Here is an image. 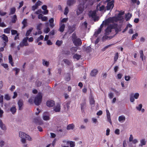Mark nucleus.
Returning a JSON list of instances; mask_svg holds the SVG:
<instances>
[{"mask_svg": "<svg viewBox=\"0 0 147 147\" xmlns=\"http://www.w3.org/2000/svg\"><path fill=\"white\" fill-rule=\"evenodd\" d=\"M121 17L120 16H119L118 15L117 17H110L105 21H103V23L100 25V27L98 28L97 31L95 32L94 36H96L98 34L101 32V29L103 28L104 25H108L110 23H113L115 22H116L118 20H119L117 19L118 18H120Z\"/></svg>", "mask_w": 147, "mask_h": 147, "instance_id": "obj_1", "label": "nucleus"}, {"mask_svg": "<svg viewBox=\"0 0 147 147\" xmlns=\"http://www.w3.org/2000/svg\"><path fill=\"white\" fill-rule=\"evenodd\" d=\"M115 30L116 33L121 31L119 26L117 24H113L109 26L105 30V33L106 35H108L113 33Z\"/></svg>", "mask_w": 147, "mask_h": 147, "instance_id": "obj_2", "label": "nucleus"}, {"mask_svg": "<svg viewBox=\"0 0 147 147\" xmlns=\"http://www.w3.org/2000/svg\"><path fill=\"white\" fill-rule=\"evenodd\" d=\"M72 40L76 46L80 45L82 44L81 40L79 38H77L74 33H73L72 35Z\"/></svg>", "mask_w": 147, "mask_h": 147, "instance_id": "obj_3", "label": "nucleus"}, {"mask_svg": "<svg viewBox=\"0 0 147 147\" xmlns=\"http://www.w3.org/2000/svg\"><path fill=\"white\" fill-rule=\"evenodd\" d=\"M42 98V94L40 92L38 93L35 96L34 99V103L36 105H39L41 102Z\"/></svg>", "mask_w": 147, "mask_h": 147, "instance_id": "obj_4", "label": "nucleus"}, {"mask_svg": "<svg viewBox=\"0 0 147 147\" xmlns=\"http://www.w3.org/2000/svg\"><path fill=\"white\" fill-rule=\"evenodd\" d=\"M26 134L20 131L19 132V136L21 138V141L23 144H25L26 142L25 138Z\"/></svg>", "mask_w": 147, "mask_h": 147, "instance_id": "obj_5", "label": "nucleus"}, {"mask_svg": "<svg viewBox=\"0 0 147 147\" xmlns=\"http://www.w3.org/2000/svg\"><path fill=\"white\" fill-rule=\"evenodd\" d=\"M84 11V5L80 4L78 7L76 11V13L78 15H80Z\"/></svg>", "mask_w": 147, "mask_h": 147, "instance_id": "obj_6", "label": "nucleus"}, {"mask_svg": "<svg viewBox=\"0 0 147 147\" xmlns=\"http://www.w3.org/2000/svg\"><path fill=\"white\" fill-rule=\"evenodd\" d=\"M89 16L90 17H91L94 21L98 20V18L96 15V12L95 11H90L89 13Z\"/></svg>", "mask_w": 147, "mask_h": 147, "instance_id": "obj_7", "label": "nucleus"}, {"mask_svg": "<svg viewBox=\"0 0 147 147\" xmlns=\"http://www.w3.org/2000/svg\"><path fill=\"white\" fill-rule=\"evenodd\" d=\"M28 38L26 37L24 38L22 41L20 42V45L21 47L26 46L29 45L27 42Z\"/></svg>", "mask_w": 147, "mask_h": 147, "instance_id": "obj_8", "label": "nucleus"}, {"mask_svg": "<svg viewBox=\"0 0 147 147\" xmlns=\"http://www.w3.org/2000/svg\"><path fill=\"white\" fill-rule=\"evenodd\" d=\"M61 109V105L60 103H57L55 105L53 108V111L55 112L60 111Z\"/></svg>", "mask_w": 147, "mask_h": 147, "instance_id": "obj_9", "label": "nucleus"}, {"mask_svg": "<svg viewBox=\"0 0 147 147\" xmlns=\"http://www.w3.org/2000/svg\"><path fill=\"white\" fill-rule=\"evenodd\" d=\"M49 114L48 112H44L43 114L42 117L44 120L48 121L50 119Z\"/></svg>", "mask_w": 147, "mask_h": 147, "instance_id": "obj_10", "label": "nucleus"}, {"mask_svg": "<svg viewBox=\"0 0 147 147\" xmlns=\"http://www.w3.org/2000/svg\"><path fill=\"white\" fill-rule=\"evenodd\" d=\"M47 105L49 107H53L55 104L54 101L52 100H49L47 102Z\"/></svg>", "mask_w": 147, "mask_h": 147, "instance_id": "obj_11", "label": "nucleus"}, {"mask_svg": "<svg viewBox=\"0 0 147 147\" xmlns=\"http://www.w3.org/2000/svg\"><path fill=\"white\" fill-rule=\"evenodd\" d=\"M114 0H112L111 2L108 3L107 6V10H109L113 8L114 6Z\"/></svg>", "mask_w": 147, "mask_h": 147, "instance_id": "obj_12", "label": "nucleus"}, {"mask_svg": "<svg viewBox=\"0 0 147 147\" xmlns=\"http://www.w3.org/2000/svg\"><path fill=\"white\" fill-rule=\"evenodd\" d=\"M0 127L2 130L4 131H6L7 129L6 125L1 119H0Z\"/></svg>", "mask_w": 147, "mask_h": 147, "instance_id": "obj_13", "label": "nucleus"}, {"mask_svg": "<svg viewBox=\"0 0 147 147\" xmlns=\"http://www.w3.org/2000/svg\"><path fill=\"white\" fill-rule=\"evenodd\" d=\"M105 6L103 5H101V3H99L97 6L96 10H99L101 11L105 9Z\"/></svg>", "mask_w": 147, "mask_h": 147, "instance_id": "obj_14", "label": "nucleus"}, {"mask_svg": "<svg viewBox=\"0 0 147 147\" xmlns=\"http://www.w3.org/2000/svg\"><path fill=\"white\" fill-rule=\"evenodd\" d=\"M126 119L125 116L123 115H121L118 117V120L119 122L123 123L124 122Z\"/></svg>", "mask_w": 147, "mask_h": 147, "instance_id": "obj_15", "label": "nucleus"}, {"mask_svg": "<svg viewBox=\"0 0 147 147\" xmlns=\"http://www.w3.org/2000/svg\"><path fill=\"white\" fill-rule=\"evenodd\" d=\"M140 143L139 145V146L142 147L146 144V141L145 139H142L140 140Z\"/></svg>", "mask_w": 147, "mask_h": 147, "instance_id": "obj_16", "label": "nucleus"}, {"mask_svg": "<svg viewBox=\"0 0 147 147\" xmlns=\"http://www.w3.org/2000/svg\"><path fill=\"white\" fill-rule=\"evenodd\" d=\"M70 103L69 102H66L64 103L63 106L65 111H67L69 110L70 107Z\"/></svg>", "mask_w": 147, "mask_h": 147, "instance_id": "obj_17", "label": "nucleus"}, {"mask_svg": "<svg viewBox=\"0 0 147 147\" xmlns=\"http://www.w3.org/2000/svg\"><path fill=\"white\" fill-rule=\"evenodd\" d=\"M38 18L39 19H41L43 21H45L48 19L47 17L43 16L41 14L38 15Z\"/></svg>", "mask_w": 147, "mask_h": 147, "instance_id": "obj_18", "label": "nucleus"}, {"mask_svg": "<svg viewBox=\"0 0 147 147\" xmlns=\"http://www.w3.org/2000/svg\"><path fill=\"white\" fill-rule=\"evenodd\" d=\"M18 105L19 107V109L21 110L22 109V106L23 105V102L22 100H20L18 102Z\"/></svg>", "mask_w": 147, "mask_h": 147, "instance_id": "obj_19", "label": "nucleus"}, {"mask_svg": "<svg viewBox=\"0 0 147 147\" xmlns=\"http://www.w3.org/2000/svg\"><path fill=\"white\" fill-rule=\"evenodd\" d=\"M65 25L63 23H60V27L59 28V30L60 32H63L65 28Z\"/></svg>", "mask_w": 147, "mask_h": 147, "instance_id": "obj_20", "label": "nucleus"}, {"mask_svg": "<svg viewBox=\"0 0 147 147\" xmlns=\"http://www.w3.org/2000/svg\"><path fill=\"white\" fill-rule=\"evenodd\" d=\"M75 2V0H68L67 1V5L69 6H71L73 5Z\"/></svg>", "mask_w": 147, "mask_h": 147, "instance_id": "obj_21", "label": "nucleus"}, {"mask_svg": "<svg viewBox=\"0 0 147 147\" xmlns=\"http://www.w3.org/2000/svg\"><path fill=\"white\" fill-rule=\"evenodd\" d=\"M90 101V105H92V106H94L95 103V101L94 97L93 96L91 95Z\"/></svg>", "mask_w": 147, "mask_h": 147, "instance_id": "obj_22", "label": "nucleus"}, {"mask_svg": "<svg viewBox=\"0 0 147 147\" xmlns=\"http://www.w3.org/2000/svg\"><path fill=\"white\" fill-rule=\"evenodd\" d=\"M42 9L45 11L43 12V13L44 14H46L48 13V11L47 10V7L46 5H44L42 6Z\"/></svg>", "mask_w": 147, "mask_h": 147, "instance_id": "obj_23", "label": "nucleus"}, {"mask_svg": "<svg viewBox=\"0 0 147 147\" xmlns=\"http://www.w3.org/2000/svg\"><path fill=\"white\" fill-rule=\"evenodd\" d=\"M42 63L43 65L46 66V67H48L49 66V61H47L44 59L42 60Z\"/></svg>", "mask_w": 147, "mask_h": 147, "instance_id": "obj_24", "label": "nucleus"}, {"mask_svg": "<svg viewBox=\"0 0 147 147\" xmlns=\"http://www.w3.org/2000/svg\"><path fill=\"white\" fill-rule=\"evenodd\" d=\"M97 72L98 71L97 69H94L91 71L90 75L92 76H94L97 74Z\"/></svg>", "mask_w": 147, "mask_h": 147, "instance_id": "obj_25", "label": "nucleus"}, {"mask_svg": "<svg viewBox=\"0 0 147 147\" xmlns=\"http://www.w3.org/2000/svg\"><path fill=\"white\" fill-rule=\"evenodd\" d=\"M22 23L23 25L22 28L24 29L27 26V20L24 19Z\"/></svg>", "mask_w": 147, "mask_h": 147, "instance_id": "obj_26", "label": "nucleus"}, {"mask_svg": "<svg viewBox=\"0 0 147 147\" xmlns=\"http://www.w3.org/2000/svg\"><path fill=\"white\" fill-rule=\"evenodd\" d=\"M69 32L70 33L73 32L75 30L76 28L75 26H72L69 27Z\"/></svg>", "mask_w": 147, "mask_h": 147, "instance_id": "obj_27", "label": "nucleus"}, {"mask_svg": "<svg viewBox=\"0 0 147 147\" xmlns=\"http://www.w3.org/2000/svg\"><path fill=\"white\" fill-rule=\"evenodd\" d=\"M63 61L65 63L68 65H71L72 63V62L71 61L66 59H64L63 60Z\"/></svg>", "mask_w": 147, "mask_h": 147, "instance_id": "obj_28", "label": "nucleus"}, {"mask_svg": "<svg viewBox=\"0 0 147 147\" xmlns=\"http://www.w3.org/2000/svg\"><path fill=\"white\" fill-rule=\"evenodd\" d=\"M81 57V56L80 55L76 54L73 56V58L74 59H76L77 60H79Z\"/></svg>", "mask_w": 147, "mask_h": 147, "instance_id": "obj_29", "label": "nucleus"}, {"mask_svg": "<svg viewBox=\"0 0 147 147\" xmlns=\"http://www.w3.org/2000/svg\"><path fill=\"white\" fill-rule=\"evenodd\" d=\"M74 127V125L73 124H71L67 125V130L73 129Z\"/></svg>", "mask_w": 147, "mask_h": 147, "instance_id": "obj_30", "label": "nucleus"}, {"mask_svg": "<svg viewBox=\"0 0 147 147\" xmlns=\"http://www.w3.org/2000/svg\"><path fill=\"white\" fill-rule=\"evenodd\" d=\"M10 111L13 114H14L16 111V109L15 106L12 107L10 109Z\"/></svg>", "mask_w": 147, "mask_h": 147, "instance_id": "obj_31", "label": "nucleus"}, {"mask_svg": "<svg viewBox=\"0 0 147 147\" xmlns=\"http://www.w3.org/2000/svg\"><path fill=\"white\" fill-rule=\"evenodd\" d=\"M86 103L85 102H84L81 104V108L82 112L84 111V110L86 106Z\"/></svg>", "mask_w": 147, "mask_h": 147, "instance_id": "obj_32", "label": "nucleus"}, {"mask_svg": "<svg viewBox=\"0 0 147 147\" xmlns=\"http://www.w3.org/2000/svg\"><path fill=\"white\" fill-rule=\"evenodd\" d=\"M9 63L11 64V65L13 66V62L12 56L11 55H9Z\"/></svg>", "mask_w": 147, "mask_h": 147, "instance_id": "obj_33", "label": "nucleus"}, {"mask_svg": "<svg viewBox=\"0 0 147 147\" xmlns=\"http://www.w3.org/2000/svg\"><path fill=\"white\" fill-rule=\"evenodd\" d=\"M1 38L2 39L4 40L5 41L7 42L8 41V38L5 34H3L1 36Z\"/></svg>", "mask_w": 147, "mask_h": 147, "instance_id": "obj_34", "label": "nucleus"}, {"mask_svg": "<svg viewBox=\"0 0 147 147\" xmlns=\"http://www.w3.org/2000/svg\"><path fill=\"white\" fill-rule=\"evenodd\" d=\"M32 30V28H30L26 32V36H28L30 34Z\"/></svg>", "mask_w": 147, "mask_h": 147, "instance_id": "obj_35", "label": "nucleus"}, {"mask_svg": "<svg viewBox=\"0 0 147 147\" xmlns=\"http://www.w3.org/2000/svg\"><path fill=\"white\" fill-rule=\"evenodd\" d=\"M17 20L16 16L15 15H13L12 17L11 22L13 23H15L16 22Z\"/></svg>", "mask_w": 147, "mask_h": 147, "instance_id": "obj_36", "label": "nucleus"}, {"mask_svg": "<svg viewBox=\"0 0 147 147\" xmlns=\"http://www.w3.org/2000/svg\"><path fill=\"white\" fill-rule=\"evenodd\" d=\"M11 28H8L4 29V32L5 33L9 34L10 33Z\"/></svg>", "mask_w": 147, "mask_h": 147, "instance_id": "obj_37", "label": "nucleus"}, {"mask_svg": "<svg viewBox=\"0 0 147 147\" xmlns=\"http://www.w3.org/2000/svg\"><path fill=\"white\" fill-rule=\"evenodd\" d=\"M142 107V105L141 104L139 105L138 106L136 107V108L137 110L139 111H140Z\"/></svg>", "mask_w": 147, "mask_h": 147, "instance_id": "obj_38", "label": "nucleus"}, {"mask_svg": "<svg viewBox=\"0 0 147 147\" xmlns=\"http://www.w3.org/2000/svg\"><path fill=\"white\" fill-rule=\"evenodd\" d=\"M130 101L131 102H133L135 101V98L133 96V94H131L130 96Z\"/></svg>", "mask_w": 147, "mask_h": 147, "instance_id": "obj_39", "label": "nucleus"}, {"mask_svg": "<svg viewBox=\"0 0 147 147\" xmlns=\"http://www.w3.org/2000/svg\"><path fill=\"white\" fill-rule=\"evenodd\" d=\"M131 14H130V13H128L127 15L126 16V20L128 21L130 18L131 17Z\"/></svg>", "mask_w": 147, "mask_h": 147, "instance_id": "obj_40", "label": "nucleus"}, {"mask_svg": "<svg viewBox=\"0 0 147 147\" xmlns=\"http://www.w3.org/2000/svg\"><path fill=\"white\" fill-rule=\"evenodd\" d=\"M124 12H121L118 15V16H120L121 17V18H118L117 19L119 20H121L123 18L122 17V15H123L124 14Z\"/></svg>", "mask_w": 147, "mask_h": 147, "instance_id": "obj_41", "label": "nucleus"}, {"mask_svg": "<svg viewBox=\"0 0 147 147\" xmlns=\"http://www.w3.org/2000/svg\"><path fill=\"white\" fill-rule=\"evenodd\" d=\"M140 53V57L141 58L142 61H143L144 57L143 52L142 50H141L139 52Z\"/></svg>", "mask_w": 147, "mask_h": 147, "instance_id": "obj_42", "label": "nucleus"}, {"mask_svg": "<svg viewBox=\"0 0 147 147\" xmlns=\"http://www.w3.org/2000/svg\"><path fill=\"white\" fill-rule=\"evenodd\" d=\"M42 24L41 23L38 24L37 26V29L40 30L42 28Z\"/></svg>", "mask_w": 147, "mask_h": 147, "instance_id": "obj_43", "label": "nucleus"}, {"mask_svg": "<svg viewBox=\"0 0 147 147\" xmlns=\"http://www.w3.org/2000/svg\"><path fill=\"white\" fill-rule=\"evenodd\" d=\"M1 22V19L0 18V26L2 27H5L6 26L5 24L3 22Z\"/></svg>", "mask_w": 147, "mask_h": 147, "instance_id": "obj_44", "label": "nucleus"}, {"mask_svg": "<svg viewBox=\"0 0 147 147\" xmlns=\"http://www.w3.org/2000/svg\"><path fill=\"white\" fill-rule=\"evenodd\" d=\"M62 41L61 40H58L56 41V44L57 45L59 46L62 44Z\"/></svg>", "mask_w": 147, "mask_h": 147, "instance_id": "obj_45", "label": "nucleus"}, {"mask_svg": "<svg viewBox=\"0 0 147 147\" xmlns=\"http://www.w3.org/2000/svg\"><path fill=\"white\" fill-rule=\"evenodd\" d=\"M70 147H74L75 146V142L72 141L69 142Z\"/></svg>", "mask_w": 147, "mask_h": 147, "instance_id": "obj_46", "label": "nucleus"}, {"mask_svg": "<svg viewBox=\"0 0 147 147\" xmlns=\"http://www.w3.org/2000/svg\"><path fill=\"white\" fill-rule=\"evenodd\" d=\"M44 38V36L42 35H40L39 37L38 38L36 39L37 42H39L41 40H42Z\"/></svg>", "mask_w": 147, "mask_h": 147, "instance_id": "obj_47", "label": "nucleus"}, {"mask_svg": "<svg viewBox=\"0 0 147 147\" xmlns=\"http://www.w3.org/2000/svg\"><path fill=\"white\" fill-rule=\"evenodd\" d=\"M50 31V28L48 27H47L44 29V32L45 33H47Z\"/></svg>", "mask_w": 147, "mask_h": 147, "instance_id": "obj_48", "label": "nucleus"}, {"mask_svg": "<svg viewBox=\"0 0 147 147\" xmlns=\"http://www.w3.org/2000/svg\"><path fill=\"white\" fill-rule=\"evenodd\" d=\"M139 96V94L138 93H136L134 94H133V96H134L135 98L136 99H138Z\"/></svg>", "mask_w": 147, "mask_h": 147, "instance_id": "obj_49", "label": "nucleus"}, {"mask_svg": "<svg viewBox=\"0 0 147 147\" xmlns=\"http://www.w3.org/2000/svg\"><path fill=\"white\" fill-rule=\"evenodd\" d=\"M40 121V119L38 118H35L34 120V122L36 123H38Z\"/></svg>", "mask_w": 147, "mask_h": 147, "instance_id": "obj_50", "label": "nucleus"}, {"mask_svg": "<svg viewBox=\"0 0 147 147\" xmlns=\"http://www.w3.org/2000/svg\"><path fill=\"white\" fill-rule=\"evenodd\" d=\"M69 12L68 8L67 7H66L65 9L64 12V14L66 15Z\"/></svg>", "mask_w": 147, "mask_h": 147, "instance_id": "obj_51", "label": "nucleus"}, {"mask_svg": "<svg viewBox=\"0 0 147 147\" xmlns=\"http://www.w3.org/2000/svg\"><path fill=\"white\" fill-rule=\"evenodd\" d=\"M25 138H26L27 140L30 141H31L32 140V138L29 135L27 134H26Z\"/></svg>", "mask_w": 147, "mask_h": 147, "instance_id": "obj_52", "label": "nucleus"}, {"mask_svg": "<svg viewBox=\"0 0 147 147\" xmlns=\"http://www.w3.org/2000/svg\"><path fill=\"white\" fill-rule=\"evenodd\" d=\"M16 11V9L15 8H12L10 10V14H13Z\"/></svg>", "mask_w": 147, "mask_h": 147, "instance_id": "obj_53", "label": "nucleus"}, {"mask_svg": "<svg viewBox=\"0 0 147 147\" xmlns=\"http://www.w3.org/2000/svg\"><path fill=\"white\" fill-rule=\"evenodd\" d=\"M78 49L76 47H72L71 49V50L72 52H76L77 50Z\"/></svg>", "mask_w": 147, "mask_h": 147, "instance_id": "obj_54", "label": "nucleus"}, {"mask_svg": "<svg viewBox=\"0 0 147 147\" xmlns=\"http://www.w3.org/2000/svg\"><path fill=\"white\" fill-rule=\"evenodd\" d=\"M68 20L67 18H64L61 20L60 23H62L63 22H66Z\"/></svg>", "mask_w": 147, "mask_h": 147, "instance_id": "obj_55", "label": "nucleus"}, {"mask_svg": "<svg viewBox=\"0 0 147 147\" xmlns=\"http://www.w3.org/2000/svg\"><path fill=\"white\" fill-rule=\"evenodd\" d=\"M118 58V53H117L115 55L114 57V61H116L117 60Z\"/></svg>", "mask_w": 147, "mask_h": 147, "instance_id": "obj_56", "label": "nucleus"}, {"mask_svg": "<svg viewBox=\"0 0 147 147\" xmlns=\"http://www.w3.org/2000/svg\"><path fill=\"white\" fill-rule=\"evenodd\" d=\"M87 24L86 22H85L83 24H82V27L84 28H86L87 27Z\"/></svg>", "mask_w": 147, "mask_h": 147, "instance_id": "obj_57", "label": "nucleus"}, {"mask_svg": "<svg viewBox=\"0 0 147 147\" xmlns=\"http://www.w3.org/2000/svg\"><path fill=\"white\" fill-rule=\"evenodd\" d=\"M4 111L1 108H0V118H2L3 116Z\"/></svg>", "mask_w": 147, "mask_h": 147, "instance_id": "obj_58", "label": "nucleus"}, {"mask_svg": "<svg viewBox=\"0 0 147 147\" xmlns=\"http://www.w3.org/2000/svg\"><path fill=\"white\" fill-rule=\"evenodd\" d=\"M130 78V77L129 76H125V79L127 81H129Z\"/></svg>", "mask_w": 147, "mask_h": 147, "instance_id": "obj_59", "label": "nucleus"}, {"mask_svg": "<svg viewBox=\"0 0 147 147\" xmlns=\"http://www.w3.org/2000/svg\"><path fill=\"white\" fill-rule=\"evenodd\" d=\"M138 36V34L136 33L135 34H134L132 36L131 39L132 40H134L136 38V37Z\"/></svg>", "mask_w": 147, "mask_h": 147, "instance_id": "obj_60", "label": "nucleus"}, {"mask_svg": "<svg viewBox=\"0 0 147 147\" xmlns=\"http://www.w3.org/2000/svg\"><path fill=\"white\" fill-rule=\"evenodd\" d=\"M113 93L110 92L108 94V96L109 98L111 99L113 98Z\"/></svg>", "mask_w": 147, "mask_h": 147, "instance_id": "obj_61", "label": "nucleus"}, {"mask_svg": "<svg viewBox=\"0 0 147 147\" xmlns=\"http://www.w3.org/2000/svg\"><path fill=\"white\" fill-rule=\"evenodd\" d=\"M35 4L38 7V6L42 4V3L40 1H37Z\"/></svg>", "mask_w": 147, "mask_h": 147, "instance_id": "obj_62", "label": "nucleus"}, {"mask_svg": "<svg viewBox=\"0 0 147 147\" xmlns=\"http://www.w3.org/2000/svg\"><path fill=\"white\" fill-rule=\"evenodd\" d=\"M4 98L7 100H9L10 99V97L8 94H6L5 95Z\"/></svg>", "mask_w": 147, "mask_h": 147, "instance_id": "obj_63", "label": "nucleus"}, {"mask_svg": "<svg viewBox=\"0 0 147 147\" xmlns=\"http://www.w3.org/2000/svg\"><path fill=\"white\" fill-rule=\"evenodd\" d=\"M123 76V75L121 74H119L117 75V78L120 79H121Z\"/></svg>", "mask_w": 147, "mask_h": 147, "instance_id": "obj_64", "label": "nucleus"}]
</instances>
